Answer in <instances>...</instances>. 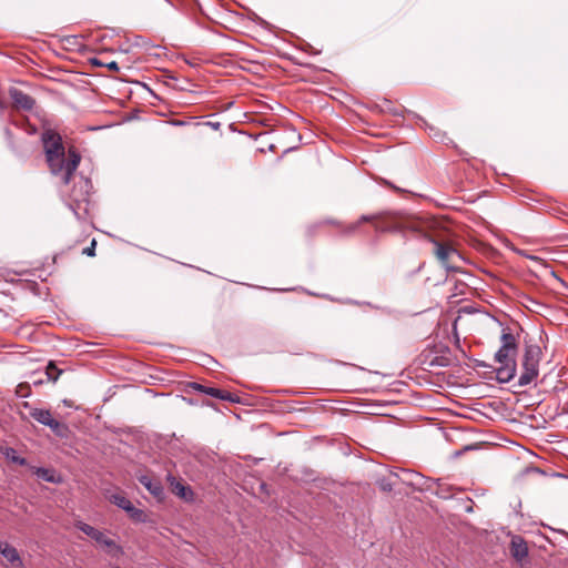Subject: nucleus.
Here are the masks:
<instances>
[{
    "instance_id": "nucleus-1",
    "label": "nucleus",
    "mask_w": 568,
    "mask_h": 568,
    "mask_svg": "<svg viewBox=\"0 0 568 568\" xmlns=\"http://www.w3.org/2000/svg\"><path fill=\"white\" fill-rule=\"evenodd\" d=\"M42 142L51 173L60 176L63 184H69L81 156L74 149H69L65 154L62 139L53 130H45L42 133Z\"/></svg>"
},
{
    "instance_id": "nucleus-2",
    "label": "nucleus",
    "mask_w": 568,
    "mask_h": 568,
    "mask_svg": "<svg viewBox=\"0 0 568 568\" xmlns=\"http://www.w3.org/2000/svg\"><path fill=\"white\" fill-rule=\"evenodd\" d=\"M542 353L538 345H526L520 363V375L518 386L524 387L531 384L539 375V363Z\"/></svg>"
},
{
    "instance_id": "nucleus-3",
    "label": "nucleus",
    "mask_w": 568,
    "mask_h": 568,
    "mask_svg": "<svg viewBox=\"0 0 568 568\" xmlns=\"http://www.w3.org/2000/svg\"><path fill=\"white\" fill-rule=\"evenodd\" d=\"M500 342L501 345L495 354V361L498 364L516 363L518 343L515 335L509 329H503Z\"/></svg>"
},
{
    "instance_id": "nucleus-4",
    "label": "nucleus",
    "mask_w": 568,
    "mask_h": 568,
    "mask_svg": "<svg viewBox=\"0 0 568 568\" xmlns=\"http://www.w3.org/2000/svg\"><path fill=\"white\" fill-rule=\"evenodd\" d=\"M75 527L82 532H84L87 536H89L91 539H93L100 546L108 548L110 554L114 556H120L123 554L122 547L116 545V542L113 539L109 538L103 531L83 521H77Z\"/></svg>"
},
{
    "instance_id": "nucleus-5",
    "label": "nucleus",
    "mask_w": 568,
    "mask_h": 568,
    "mask_svg": "<svg viewBox=\"0 0 568 568\" xmlns=\"http://www.w3.org/2000/svg\"><path fill=\"white\" fill-rule=\"evenodd\" d=\"M29 414L38 423L50 427L51 430L58 436H63L64 433L67 432V426L57 420L55 418H53L49 409L31 408Z\"/></svg>"
},
{
    "instance_id": "nucleus-6",
    "label": "nucleus",
    "mask_w": 568,
    "mask_h": 568,
    "mask_svg": "<svg viewBox=\"0 0 568 568\" xmlns=\"http://www.w3.org/2000/svg\"><path fill=\"white\" fill-rule=\"evenodd\" d=\"M435 247V254L445 267L448 270L458 268V262L462 261V256L454 247L437 242Z\"/></svg>"
},
{
    "instance_id": "nucleus-7",
    "label": "nucleus",
    "mask_w": 568,
    "mask_h": 568,
    "mask_svg": "<svg viewBox=\"0 0 568 568\" xmlns=\"http://www.w3.org/2000/svg\"><path fill=\"white\" fill-rule=\"evenodd\" d=\"M374 227L377 232H400L406 230L408 225L395 216L383 219L381 215V219L375 222Z\"/></svg>"
},
{
    "instance_id": "nucleus-8",
    "label": "nucleus",
    "mask_w": 568,
    "mask_h": 568,
    "mask_svg": "<svg viewBox=\"0 0 568 568\" xmlns=\"http://www.w3.org/2000/svg\"><path fill=\"white\" fill-rule=\"evenodd\" d=\"M10 97L16 106L27 111L32 110L36 104V101L32 97L22 92L19 89H11Z\"/></svg>"
},
{
    "instance_id": "nucleus-9",
    "label": "nucleus",
    "mask_w": 568,
    "mask_h": 568,
    "mask_svg": "<svg viewBox=\"0 0 568 568\" xmlns=\"http://www.w3.org/2000/svg\"><path fill=\"white\" fill-rule=\"evenodd\" d=\"M0 554L12 565L16 567L22 566L21 557L18 552V550L11 546L7 541L0 542Z\"/></svg>"
},
{
    "instance_id": "nucleus-10",
    "label": "nucleus",
    "mask_w": 568,
    "mask_h": 568,
    "mask_svg": "<svg viewBox=\"0 0 568 568\" xmlns=\"http://www.w3.org/2000/svg\"><path fill=\"white\" fill-rule=\"evenodd\" d=\"M193 388L199 390V392H201V393H204L206 395L215 397V398H220V399H223V400H229V402H232V403L237 402V399L235 397H233L230 393L221 390L219 388L207 387V386H204V385H201V384H197V383L193 384Z\"/></svg>"
},
{
    "instance_id": "nucleus-11",
    "label": "nucleus",
    "mask_w": 568,
    "mask_h": 568,
    "mask_svg": "<svg viewBox=\"0 0 568 568\" xmlns=\"http://www.w3.org/2000/svg\"><path fill=\"white\" fill-rule=\"evenodd\" d=\"M516 372V363L499 364V367L496 371L497 381L499 383H508L515 377Z\"/></svg>"
},
{
    "instance_id": "nucleus-12",
    "label": "nucleus",
    "mask_w": 568,
    "mask_h": 568,
    "mask_svg": "<svg viewBox=\"0 0 568 568\" xmlns=\"http://www.w3.org/2000/svg\"><path fill=\"white\" fill-rule=\"evenodd\" d=\"M168 480L170 481L172 491L176 496H179L185 500H189L192 498V496H193L192 490L189 487L184 486L181 481L176 480L175 477L169 475Z\"/></svg>"
},
{
    "instance_id": "nucleus-13",
    "label": "nucleus",
    "mask_w": 568,
    "mask_h": 568,
    "mask_svg": "<svg viewBox=\"0 0 568 568\" xmlns=\"http://www.w3.org/2000/svg\"><path fill=\"white\" fill-rule=\"evenodd\" d=\"M139 480L154 497L160 498L163 495V487L159 480L146 475L141 476Z\"/></svg>"
},
{
    "instance_id": "nucleus-14",
    "label": "nucleus",
    "mask_w": 568,
    "mask_h": 568,
    "mask_svg": "<svg viewBox=\"0 0 568 568\" xmlns=\"http://www.w3.org/2000/svg\"><path fill=\"white\" fill-rule=\"evenodd\" d=\"M511 555L517 559L521 560L528 555V548L526 542L520 537H514L511 539L510 547Z\"/></svg>"
},
{
    "instance_id": "nucleus-15",
    "label": "nucleus",
    "mask_w": 568,
    "mask_h": 568,
    "mask_svg": "<svg viewBox=\"0 0 568 568\" xmlns=\"http://www.w3.org/2000/svg\"><path fill=\"white\" fill-rule=\"evenodd\" d=\"M34 474L48 481V483H53V484H59L61 483V477L60 476H57L55 473L51 469H48V468H43V467H39V468H36L34 469Z\"/></svg>"
},
{
    "instance_id": "nucleus-16",
    "label": "nucleus",
    "mask_w": 568,
    "mask_h": 568,
    "mask_svg": "<svg viewBox=\"0 0 568 568\" xmlns=\"http://www.w3.org/2000/svg\"><path fill=\"white\" fill-rule=\"evenodd\" d=\"M2 454L6 456L7 459L11 460L14 464L24 466L27 465V459L23 457H20L17 453V450L12 447H6L2 449Z\"/></svg>"
},
{
    "instance_id": "nucleus-17",
    "label": "nucleus",
    "mask_w": 568,
    "mask_h": 568,
    "mask_svg": "<svg viewBox=\"0 0 568 568\" xmlns=\"http://www.w3.org/2000/svg\"><path fill=\"white\" fill-rule=\"evenodd\" d=\"M111 500L118 507H120V508H122V509H124L126 511L134 510V507H133L132 503L126 497H124L122 495H113Z\"/></svg>"
},
{
    "instance_id": "nucleus-18",
    "label": "nucleus",
    "mask_w": 568,
    "mask_h": 568,
    "mask_svg": "<svg viewBox=\"0 0 568 568\" xmlns=\"http://www.w3.org/2000/svg\"><path fill=\"white\" fill-rule=\"evenodd\" d=\"M61 374V371H59L52 363H50L47 366L44 375L49 381L55 382Z\"/></svg>"
},
{
    "instance_id": "nucleus-19",
    "label": "nucleus",
    "mask_w": 568,
    "mask_h": 568,
    "mask_svg": "<svg viewBox=\"0 0 568 568\" xmlns=\"http://www.w3.org/2000/svg\"><path fill=\"white\" fill-rule=\"evenodd\" d=\"M381 219V215H363L361 216L359 221L352 226V231L356 230L357 225L362 222H372L375 224V222Z\"/></svg>"
},
{
    "instance_id": "nucleus-20",
    "label": "nucleus",
    "mask_w": 568,
    "mask_h": 568,
    "mask_svg": "<svg viewBox=\"0 0 568 568\" xmlns=\"http://www.w3.org/2000/svg\"><path fill=\"white\" fill-rule=\"evenodd\" d=\"M95 245H97L95 240H92L91 245L83 250V254H85L88 256H94L95 255Z\"/></svg>"
},
{
    "instance_id": "nucleus-21",
    "label": "nucleus",
    "mask_w": 568,
    "mask_h": 568,
    "mask_svg": "<svg viewBox=\"0 0 568 568\" xmlns=\"http://www.w3.org/2000/svg\"><path fill=\"white\" fill-rule=\"evenodd\" d=\"M105 67L109 69V70H112V71H118L119 70V65L115 61H111L109 63H105Z\"/></svg>"
},
{
    "instance_id": "nucleus-22",
    "label": "nucleus",
    "mask_w": 568,
    "mask_h": 568,
    "mask_svg": "<svg viewBox=\"0 0 568 568\" xmlns=\"http://www.w3.org/2000/svg\"><path fill=\"white\" fill-rule=\"evenodd\" d=\"M205 125L212 128L213 130H219L221 128L220 122H206Z\"/></svg>"
},
{
    "instance_id": "nucleus-23",
    "label": "nucleus",
    "mask_w": 568,
    "mask_h": 568,
    "mask_svg": "<svg viewBox=\"0 0 568 568\" xmlns=\"http://www.w3.org/2000/svg\"><path fill=\"white\" fill-rule=\"evenodd\" d=\"M381 488H382L384 491H390V490H392V485H390L389 483L382 481V483H381Z\"/></svg>"
},
{
    "instance_id": "nucleus-24",
    "label": "nucleus",
    "mask_w": 568,
    "mask_h": 568,
    "mask_svg": "<svg viewBox=\"0 0 568 568\" xmlns=\"http://www.w3.org/2000/svg\"><path fill=\"white\" fill-rule=\"evenodd\" d=\"M170 123L175 126H183L186 124V122L182 120H172Z\"/></svg>"
},
{
    "instance_id": "nucleus-25",
    "label": "nucleus",
    "mask_w": 568,
    "mask_h": 568,
    "mask_svg": "<svg viewBox=\"0 0 568 568\" xmlns=\"http://www.w3.org/2000/svg\"><path fill=\"white\" fill-rule=\"evenodd\" d=\"M73 199H74V201H77V202L85 201V197H84V196H78L77 194H74V195H73Z\"/></svg>"
},
{
    "instance_id": "nucleus-26",
    "label": "nucleus",
    "mask_w": 568,
    "mask_h": 568,
    "mask_svg": "<svg viewBox=\"0 0 568 568\" xmlns=\"http://www.w3.org/2000/svg\"><path fill=\"white\" fill-rule=\"evenodd\" d=\"M92 63L93 64H97V65H105V63L101 62L100 60L98 59H92Z\"/></svg>"
},
{
    "instance_id": "nucleus-27",
    "label": "nucleus",
    "mask_w": 568,
    "mask_h": 568,
    "mask_svg": "<svg viewBox=\"0 0 568 568\" xmlns=\"http://www.w3.org/2000/svg\"><path fill=\"white\" fill-rule=\"evenodd\" d=\"M32 383H33L34 385H39V384H42V383H43V379H42V378H40V379H33V381H32Z\"/></svg>"
}]
</instances>
